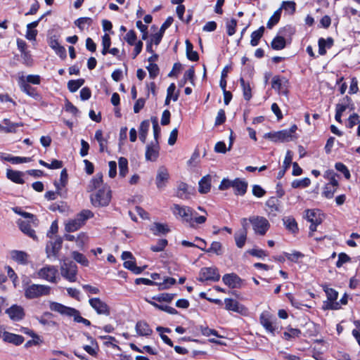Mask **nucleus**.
Returning a JSON list of instances; mask_svg holds the SVG:
<instances>
[{"mask_svg": "<svg viewBox=\"0 0 360 360\" xmlns=\"http://www.w3.org/2000/svg\"><path fill=\"white\" fill-rule=\"evenodd\" d=\"M172 210L176 219L188 224L192 228H195L196 224H202L206 221L205 216H198V214L188 206L174 204Z\"/></svg>", "mask_w": 360, "mask_h": 360, "instance_id": "f257e3e1", "label": "nucleus"}, {"mask_svg": "<svg viewBox=\"0 0 360 360\" xmlns=\"http://www.w3.org/2000/svg\"><path fill=\"white\" fill-rule=\"evenodd\" d=\"M297 127L293 124L290 129H286L275 132H269L264 134L265 139H269L274 142H288L297 139L295 132Z\"/></svg>", "mask_w": 360, "mask_h": 360, "instance_id": "f03ea898", "label": "nucleus"}, {"mask_svg": "<svg viewBox=\"0 0 360 360\" xmlns=\"http://www.w3.org/2000/svg\"><path fill=\"white\" fill-rule=\"evenodd\" d=\"M94 217V213L89 210H83L78 213L74 219L68 220L65 224L67 232H74L80 229L85 221Z\"/></svg>", "mask_w": 360, "mask_h": 360, "instance_id": "7ed1b4c3", "label": "nucleus"}, {"mask_svg": "<svg viewBox=\"0 0 360 360\" xmlns=\"http://www.w3.org/2000/svg\"><path fill=\"white\" fill-rule=\"evenodd\" d=\"M111 190L109 186H104L90 196L91 204L96 207H106L111 200Z\"/></svg>", "mask_w": 360, "mask_h": 360, "instance_id": "20e7f679", "label": "nucleus"}, {"mask_svg": "<svg viewBox=\"0 0 360 360\" xmlns=\"http://www.w3.org/2000/svg\"><path fill=\"white\" fill-rule=\"evenodd\" d=\"M36 277L51 283H57L60 280L58 269L53 265H45L35 273Z\"/></svg>", "mask_w": 360, "mask_h": 360, "instance_id": "39448f33", "label": "nucleus"}, {"mask_svg": "<svg viewBox=\"0 0 360 360\" xmlns=\"http://www.w3.org/2000/svg\"><path fill=\"white\" fill-rule=\"evenodd\" d=\"M259 323L266 333L275 336L278 333V326L276 319L267 311H264L259 316Z\"/></svg>", "mask_w": 360, "mask_h": 360, "instance_id": "423d86ee", "label": "nucleus"}, {"mask_svg": "<svg viewBox=\"0 0 360 360\" xmlns=\"http://www.w3.org/2000/svg\"><path fill=\"white\" fill-rule=\"evenodd\" d=\"M51 288L46 285L32 284L25 289L26 298L32 300L41 296L49 295L51 293Z\"/></svg>", "mask_w": 360, "mask_h": 360, "instance_id": "0eeeda50", "label": "nucleus"}, {"mask_svg": "<svg viewBox=\"0 0 360 360\" xmlns=\"http://www.w3.org/2000/svg\"><path fill=\"white\" fill-rule=\"evenodd\" d=\"M249 221L255 234L264 236L270 228L269 221L264 217L252 216L249 217Z\"/></svg>", "mask_w": 360, "mask_h": 360, "instance_id": "6e6552de", "label": "nucleus"}, {"mask_svg": "<svg viewBox=\"0 0 360 360\" xmlns=\"http://www.w3.org/2000/svg\"><path fill=\"white\" fill-rule=\"evenodd\" d=\"M60 273L68 281L75 282L77 279V266L72 261H64L60 265Z\"/></svg>", "mask_w": 360, "mask_h": 360, "instance_id": "1a4fd4ad", "label": "nucleus"}, {"mask_svg": "<svg viewBox=\"0 0 360 360\" xmlns=\"http://www.w3.org/2000/svg\"><path fill=\"white\" fill-rule=\"evenodd\" d=\"M294 32V29L291 26H286L279 30V36H276L271 41V47L275 50H281L285 46V39L283 35L287 33L291 34Z\"/></svg>", "mask_w": 360, "mask_h": 360, "instance_id": "9d476101", "label": "nucleus"}, {"mask_svg": "<svg viewBox=\"0 0 360 360\" xmlns=\"http://www.w3.org/2000/svg\"><path fill=\"white\" fill-rule=\"evenodd\" d=\"M220 275L216 267H204L200 269L199 275V281H218Z\"/></svg>", "mask_w": 360, "mask_h": 360, "instance_id": "9b49d317", "label": "nucleus"}, {"mask_svg": "<svg viewBox=\"0 0 360 360\" xmlns=\"http://www.w3.org/2000/svg\"><path fill=\"white\" fill-rule=\"evenodd\" d=\"M225 309L228 311L237 312L243 316L248 314V309L243 304H240L237 300L231 298L224 300Z\"/></svg>", "mask_w": 360, "mask_h": 360, "instance_id": "f8f14e48", "label": "nucleus"}, {"mask_svg": "<svg viewBox=\"0 0 360 360\" xmlns=\"http://www.w3.org/2000/svg\"><path fill=\"white\" fill-rule=\"evenodd\" d=\"M63 240L60 237L56 238L49 241L46 247V252L48 258H56L62 248Z\"/></svg>", "mask_w": 360, "mask_h": 360, "instance_id": "ddd939ff", "label": "nucleus"}, {"mask_svg": "<svg viewBox=\"0 0 360 360\" xmlns=\"http://www.w3.org/2000/svg\"><path fill=\"white\" fill-rule=\"evenodd\" d=\"M89 303L98 314L105 316H108L110 314V307L100 298H91L89 300Z\"/></svg>", "mask_w": 360, "mask_h": 360, "instance_id": "4468645a", "label": "nucleus"}, {"mask_svg": "<svg viewBox=\"0 0 360 360\" xmlns=\"http://www.w3.org/2000/svg\"><path fill=\"white\" fill-rule=\"evenodd\" d=\"M169 179V174L168 169L165 166H161L157 171L155 178V184L159 189H162L165 187Z\"/></svg>", "mask_w": 360, "mask_h": 360, "instance_id": "2eb2a0df", "label": "nucleus"}, {"mask_svg": "<svg viewBox=\"0 0 360 360\" xmlns=\"http://www.w3.org/2000/svg\"><path fill=\"white\" fill-rule=\"evenodd\" d=\"M18 84L22 91L32 97L37 101L40 100L41 96L36 91L35 89L32 87L29 84L25 82L24 76H20L18 78Z\"/></svg>", "mask_w": 360, "mask_h": 360, "instance_id": "dca6fc26", "label": "nucleus"}, {"mask_svg": "<svg viewBox=\"0 0 360 360\" xmlns=\"http://www.w3.org/2000/svg\"><path fill=\"white\" fill-rule=\"evenodd\" d=\"M6 313L13 321H21L25 316L24 309L19 305L13 304L6 310Z\"/></svg>", "mask_w": 360, "mask_h": 360, "instance_id": "f3484780", "label": "nucleus"}, {"mask_svg": "<svg viewBox=\"0 0 360 360\" xmlns=\"http://www.w3.org/2000/svg\"><path fill=\"white\" fill-rule=\"evenodd\" d=\"M324 291L328 300L330 302L327 308L333 310L339 309L340 308V303L335 302L338 297V292L335 290L328 287L324 288Z\"/></svg>", "mask_w": 360, "mask_h": 360, "instance_id": "a211bd4d", "label": "nucleus"}, {"mask_svg": "<svg viewBox=\"0 0 360 360\" xmlns=\"http://www.w3.org/2000/svg\"><path fill=\"white\" fill-rule=\"evenodd\" d=\"M305 218L310 223L321 224L323 214L319 210H305Z\"/></svg>", "mask_w": 360, "mask_h": 360, "instance_id": "6ab92c4d", "label": "nucleus"}, {"mask_svg": "<svg viewBox=\"0 0 360 360\" xmlns=\"http://www.w3.org/2000/svg\"><path fill=\"white\" fill-rule=\"evenodd\" d=\"M2 338L4 342L12 343L15 345H20L25 340V338L22 335L6 331L4 332Z\"/></svg>", "mask_w": 360, "mask_h": 360, "instance_id": "aec40b11", "label": "nucleus"}, {"mask_svg": "<svg viewBox=\"0 0 360 360\" xmlns=\"http://www.w3.org/2000/svg\"><path fill=\"white\" fill-rule=\"evenodd\" d=\"M225 285L229 288H235L240 285L241 279L235 274H227L222 277Z\"/></svg>", "mask_w": 360, "mask_h": 360, "instance_id": "412c9836", "label": "nucleus"}, {"mask_svg": "<svg viewBox=\"0 0 360 360\" xmlns=\"http://www.w3.org/2000/svg\"><path fill=\"white\" fill-rule=\"evenodd\" d=\"M159 155V146L158 143L148 145L146 151V159L149 161H155Z\"/></svg>", "mask_w": 360, "mask_h": 360, "instance_id": "4be33fe9", "label": "nucleus"}, {"mask_svg": "<svg viewBox=\"0 0 360 360\" xmlns=\"http://www.w3.org/2000/svg\"><path fill=\"white\" fill-rule=\"evenodd\" d=\"M233 188L236 195H243L247 191L248 183L245 180L236 179L233 180Z\"/></svg>", "mask_w": 360, "mask_h": 360, "instance_id": "5701e85b", "label": "nucleus"}, {"mask_svg": "<svg viewBox=\"0 0 360 360\" xmlns=\"http://www.w3.org/2000/svg\"><path fill=\"white\" fill-rule=\"evenodd\" d=\"M201 242L204 244V246H198V248L207 252H214L218 255H221L222 245L221 243L218 241H214L212 243L210 248L209 249H207L206 242L204 240H201Z\"/></svg>", "mask_w": 360, "mask_h": 360, "instance_id": "b1692460", "label": "nucleus"}, {"mask_svg": "<svg viewBox=\"0 0 360 360\" xmlns=\"http://www.w3.org/2000/svg\"><path fill=\"white\" fill-rule=\"evenodd\" d=\"M352 110L353 103L349 97L345 96L335 106V112L343 114L347 109Z\"/></svg>", "mask_w": 360, "mask_h": 360, "instance_id": "393cba45", "label": "nucleus"}, {"mask_svg": "<svg viewBox=\"0 0 360 360\" xmlns=\"http://www.w3.org/2000/svg\"><path fill=\"white\" fill-rule=\"evenodd\" d=\"M49 308L51 311L58 312L64 316H68L69 312L72 311V307H66L56 302H50Z\"/></svg>", "mask_w": 360, "mask_h": 360, "instance_id": "a878e982", "label": "nucleus"}, {"mask_svg": "<svg viewBox=\"0 0 360 360\" xmlns=\"http://www.w3.org/2000/svg\"><path fill=\"white\" fill-rule=\"evenodd\" d=\"M10 256L13 260L20 264H26L27 263L28 255L23 251L12 250Z\"/></svg>", "mask_w": 360, "mask_h": 360, "instance_id": "bb28decb", "label": "nucleus"}, {"mask_svg": "<svg viewBox=\"0 0 360 360\" xmlns=\"http://www.w3.org/2000/svg\"><path fill=\"white\" fill-rule=\"evenodd\" d=\"M49 46L59 57L63 59L66 58V50L57 39L51 38L49 41Z\"/></svg>", "mask_w": 360, "mask_h": 360, "instance_id": "cd10ccee", "label": "nucleus"}, {"mask_svg": "<svg viewBox=\"0 0 360 360\" xmlns=\"http://www.w3.org/2000/svg\"><path fill=\"white\" fill-rule=\"evenodd\" d=\"M42 18L43 16H41L39 20L34 21L31 23H29L27 25V32L25 37L28 40H35L36 36L37 34V31L34 28L38 26L39 22Z\"/></svg>", "mask_w": 360, "mask_h": 360, "instance_id": "c85d7f7f", "label": "nucleus"}, {"mask_svg": "<svg viewBox=\"0 0 360 360\" xmlns=\"http://www.w3.org/2000/svg\"><path fill=\"white\" fill-rule=\"evenodd\" d=\"M22 176L23 173L22 172L15 171L11 169H8L6 170L7 178L15 184H22L24 183Z\"/></svg>", "mask_w": 360, "mask_h": 360, "instance_id": "c756f323", "label": "nucleus"}, {"mask_svg": "<svg viewBox=\"0 0 360 360\" xmlns=\"http://www.w3.org/2000/svg\"><path fill=\"white\" fill-rule=\"evenodd\" d=\"M103 185V175L101 174H97L90 181L88 185V191H93L94 190H98L104 186Z\"/></svg>", "mask_w": 360, "mask_h": 360, "instance_id": "7c9ffc66", "label": "nucleus"}, {"mask_svg": "<svg viewBox=\"0 0 360 360\" xmlns=\"http://www.w3.org/2000/svg\"><path fill=\"white\" fill-rule=\"evenodd\" d=\"M211 188V176L206 175L199 181V192L200 193H207Z\"/></svg>", "mask_w": 360, "mask_h": 360, "instance_id": "2f4dec72", "label": "nucleus"}, {"mask_svg": "<svg viewBox=\"0 0 360 360\" xmlns=\"http://www.w3.org/2000/svg\"><path fill=\"white\" fill-rule=\"evenodd\" d=\"M136 330L139 335L148 336L152 333L148 324L144 321H139L136 325Z\"/></svg>", "mask_w": 360, "mask_h": 360, "instance_id": "473e14b6", "label": "nucleus"}, {"mask_svg": "<svg viewBox=\"0 0 360 360\" xmlns=\"http://www.w3.org/2000/svg\"><path fill=\"white\" fill-rule=\"evenodd\" d=\"M150 230L155 236L165 234L169 231V229L167 224L160 223H154L151 226Z\"/></svg>", "mask_w": 360, "mask_h": 360, "instance_id": "72a5a7b5", "label": "nucleus"}, {"mask_svg": "<svg viewBox=\"0 0 360 360\" xmlns=\"http://www.w3.org/2000/svg\"><path fill=\"white\" fill-rule=\"evenodd\" d=\"M18 225L20 229L26 235L32 238L33 239H36L37 236L35 235V231L32 229L30 224L25 221L20 220L18 221Z\"/></svg>", "mask_w": 360, "mask_h": 360, "instance_id": "f704fd0d", "label": "nucleus"}, {"mask_svg": "<svg viewBox=\"0 0 360 360\" xmlns=\"http://www.w3.org/2000/svg\"><path fill=\"white\" fill-rule=\"evenodd\" d=\"M2 122L6 129L5 133H15L17 128L23 126L22 122H11L10 120L6 118L4 119Z\"/></svg>", "mask_w": 360, "mask_h": 360, "instance_id": "c9c22d12", "label": "nucleus"}, {"mask_svg": "<svg viewBox=\"0 0 360 360\" xmlns=\"http://www.w3.org/2000/svg\"><path fill=\"white\" fill-rule=\"evenodd\" d=\"M234 239L236 246L239 248H242L245 245L247 239L246 231H238L236 232Z\"/></svg>", "mask_w": 360, "mask_h": 360, "instance_id": "e433bc0d", "label": "nucleus"}, {"mask_svg": "<svg viewBox=\"0 0 360 360\" xmlns=\"http://www.w3.org/2000/svg\"><path fill=\"white\" fill-rule=\"evenodd\" d=\"M283 221L285 228L289 231L296 233L298 231L297 224L293 217H286L283 219Z\"/></svg>", "mask_w": 360, "mask_h": 360, "instance_id": "4c0bfd02", "label": "nucleus"}, {"mask_svg": "<svg viewBox=\"0 0 360 360\" xmlns=\"http://www.w3.org/2000/svg\"><path fill=\"white\" fill-rule=\"evenodd\" d=\"M150 128V122L149 120H143L139 127V139L145 143L148 134V131Z\"/></svg>", "mask_w": 360, "mask_h": 360, "instance_id": "58836bf2", "label": "nucleus"}, {"mask_svg": "<svg viewBox=\"0 0 360 360\" xmlns=\"http://www.w3.org/2000/svg\"><path fill=\"white\" fill-rule=\"evenodd\" d=\"M95 139L99 144L100 151L103 152L107 148L108 140L103 137V131L101 129L96 131Z\"/></svg>", "mask_w": 360, "mask_h": 360, "instance_id": "ea45409f", "label": "nucleus"}, {"mask_svg": "<svg viewBox=\"0 0 360 360\" xmlns=\"http://www.w3.org/2000/svg\"><path fill=\"white\" fill-rule=\"evenodd\" d=\"M188 185L184 182L179 184L177 186L176 195L181 199L188 198Z\"/></svg>", "mask_w": 360, "mask_h": 360, "instance_id": "a19ab883", "label": "nucleus"}, {"mask_svg": "<svg viewBox=\"0 0 360 360\" xmlns=\"http://www.w3.org/2000/svg\"><path fill=\"white\" fill-rule=\"evenodd\" d=\"M123 266L124 268L131 271L135 274H140L143 270V268L136 265L135 259L125 261Z\"/></svg>", "mask_w": 360, "mask_h": 360, "instance_id": "79ce46f5", "label": "nucleus"}, {"mask_svg": "<svg viewBox=\"0 0 360 360\" xmlns=\"http://www.w3.org/2000/svg\"><path fill=\"white\" fill-rule=\"evenodd\" d=\"M146 301L149 304L153 305L154 307H155L156 309H160L161 311H166L167 313H168L169 314H177V311L172 307H169L167 305L159 304H158L153 301L149 300L148 299H146Z\"/></svg>", "mask_w": 360, "mask_h": 360, "instance_id": "37998d69", "label": "nucleus"}, {"mask_svg": "<svg viewBox=\"0 0 360 360\" xmlns=\"http://www.w3.org/2000/svg\"><path fill=\"white\" fill-rule=\"evenodd\" d=\"M119 165V175L124 178L126 176L128 172V160L123 157H121L118 160Z\"/></svg>", "mask_w": 360, "mask_h": 360, "instance_id": "c03bdc74", "label": "nucleus"}, {"mask_svg": "<svg viewBox=\"0 0 360 360\" xmlns=\"http://www.w3.org/2000/svg\"><path fill=\"white\" fill-rule=\"evenodd\" d=\"M264 31V27H260L257 30L254 31L251 34L250 44L256 46L259 44V41L263 35Z\"/></svg>", "mask_w": 360, "mask_h": 360, "instance_id": "a18cd8bd", "label": "nucleus"}, {"mask_svg": "<svg viewBox=\"0 0 360 360\" xmlns=\"http://www.w3.org/2000/svg\"><path fill=\"white\" fill-rule=\"evenodd\" d=\"M333 44V40L328 38L327 40L321 38L319 39V53L323 56L326 53V48H330Z\"/></svg>", "mask_w": 360, "mask_h": 360, "instance_id": "49530a36", "label": "nucleus"}, {"mask_svg": "<svg viewBox=\"0 0 360 360\" xmlns=\"http://www.w3.org/2000/svg\"><path fill=\"white\" fill-rule=\"evenodd\" d=\"M301 335L300 330L297 328H288L287 330L283 333V338L286 340L298 338Z\"/></svg>", "mask_w": 360, "mask_h": 360, "instance_id": "de8ad7c7", "label": "nucleus"}, {"mask_svg": "<svg viewBox=\"0 0 360 360\" xmlns=\"http://www.w3.org/2000/svg\"><path fill=\"white\" fill-rule=\"evenodd\" d=\"M93 20L91 18L84 17L76 20L75 24L79 27V30H83L85 29L86 26H90Z\"/></svg>", "mask_w": 360, "mask_h": 360, "instance_id": "09e8293b", "label": "nucleus"}, {"mask_svg": "<svg viewBox=\"0 0 360 360\" xmlns=\"http://www.w3.org/2000/svg\"><path fill=\"white\" fill-rule=\"evenodd\" d=\"M84 83L83 79L70 80L68 83V88L71 92L77 91Z\"/></svg>", "mask_w": 360, "mask_h": 360, "instance_id": "8fccbe9b", "label": "nucleus"}, {"mask_svg": "<svg viewBox=\"0 0 360 360\" xmlns=\"http://www.w3.org/2000/svg\"><path fill=\"white\" fill-rule=\"evenodd\" d=\"M271 87L278 91V94H286V91L283 90L281 79L279 77L275 76L271 81Z\"/></svg>", "mask_w": 360, "mask_h": 360, "instance_id": "3c124183", "label": "nucleus"}, {"mask_svg": "<svg viewBox=\"0 0 360 360\" xmlns=\"http://www.w3.org/2000/svg\"><path fill=\"white\" fill-rule=\"evenodd\" d=\"M72 256L77 262L82 264V266H87L89 265V261L83 254L77 251H74L72 253Z\"/></svg>", "mask_w": 360, "mask_h": 360, "instance_id": "603ef678", "label": "nucleus"}, {"mask_svg": "<svg viewBox=\"0 0 360 360\" xmlns=\"http://www.w3.org/2000/svg\"><path fill=\"white\" fill-rule=\"evenodd\" d=\"M311 184V180L306 177L302 179H295L294 180L291 185L294 188H306L308 187Z\"/></svg>", "mask_w": 360, "mask_h": 360, "instance_id": "864d4df0", "label": "nucleus"}, {"mask_svg": "<svg viewBox=\"0 0 360 360\" xmlns=\"http://www.w3.org/2000/svg\"><path fill=\"white\" fill-rule=\"evenodd\" d=\"M240 82L243 88V96L246 101H249L252 97L250 86L245 82L243 78L240 79Z\"/></svg>", "mask_w": 360, "mask_h": 360, "instance_id": "5fc2aeb1", "label": "nucleus"}, {"mask_svg": "<svg viewBox=\"0 0 360 360\" xmlns=\"http://www.w3.org/2000/svg\"><path fill=\"white\" fill-rule=\"evenodd\" d=\"M281 8H278L277 11H276L274 13V15L270 18L267 22V27L271 29L273 26L276 25L281 18Z\"/></svg>", "mask_w": 360, "mask_h": 360, "instance_id": "6e6d98bb", "label": "nucleus"}, {"mask_svg": "<svg viewBox=\"0 0 360 360\" xmlns=\"http://www.w3.org/2000/svg\"><path fill=\"white\" fill-rule=\"evenodd\" d=\"M360 123V117L356 113L354 112L347 119V121L346 122V127L347 128L352 129L353 128L356 124Z\"/></svg>", "mask_w": 360, "mask_h": 360, "instance_id": "4d7b16f0", "label": "nucleus"}, {"mask_svg": "<svg viewBox=\"0 0 360 360\" xmlns=\"http://www.w3.org/2000/svg\"><path fill=\"white\" fill-rule=\"evenodd\" d=\"M237 26V20L236 19H231L226 22V32L229 36H232L236 33Z\"/></svg>", "mask_w": 360, "mask_h": 360, "instance_id": "13d9d810", "label": "nucleus"}, {"mask_svg": "<svg viewBox=\"0 0 360 360\" xmlns=\"http://www.w3.org/2000/svg\"><path fill=\"white\" fill-rule=\"evenodd\" d=\"M280 8H281V10H285L286 12H288L290 14H292L295 11L296 4L295 2L291 1H283Z\"/></svg>", "mask_w": 360, "mask_h": 360, "instance_id": "bf43d9fd", "label": "nucleus"}, {"mask_svg": "<svg viewBox=\"0 0 360 360\" xmlns=\"http://www.w3.org/2000/svg\"><path fill=\"white\" fill-rule=\"evenodd\" d=\"M174 296L175 294L162 293L158 295L153 297V300H155L158 302H170L174 299Z\"/></svg>", "mask_w": 360, "mask_h": 360, "instance_id": "052dcab7", "label": "nucleus"}, {"mask_svg": "<svg viewBox=\"0 0 360 360\" xmlns=\"http://www.w3.org/2000/svg\"><path fill=\"white\" fill-rule=\"evenodd\" d=\"M175 283L176 280L174 278L167 277L164 279L162 283H158L157 285L158 286V289L162 290L167 289L171 285H174Z\"/></svg>", "mask_w": 360, "mask_h": 360, "instance_id": "680f3d73", "label": "nucleus"}, {"mask_svg": "<svg viewBox=\"0 0 360 360\" xmlns=\"http://www.w3.org/2000/svg\"><path fill=\"white\" fill-rule=\"evenodd\" d=\"M337 188L326 184L323 187L322 195L326 198H332Z\"/></svg>", "mask_w": 360, "mask_h": 360, "instance_id": "e2e57ef3", "label": "nucleus"}, {"mask_svg": "<svg viewBox=\"0 0 360 360\" xmlns=\"http://www.w3.org/2000/svg\"><path fill=\"white\" fill-rule=\"evenodd\" d=\"M167 245V240L166 239H160L157 244L152 245L150 249L153 252H161Z\"/></svg>", "mask_w": 360, "mask_h": 360, "instance_id": "0e129e2a", "label": "nucleus"}, {"mask_svg": "<svg viewBox=\"0 0 360 360\" xmlns=\"http://www.w3.org/2000/svg\"><path fill=\"white\" fill-rule=\"evenodd\" d=\"M335 167L338 172H342L347 179H349L350 178V172L347 167L343 163L337 162L335 165Z\"/></svg>", "mask_w": 360, "mask_h": 360, "instance_id": "69168bd1", "label": "nucleus"}, {"mask_svg": "<svg viewBox=\"0 0 360 360\" xmlns=\"http://www.w3.org/2000/svg\"><path fill=\"white\" fill-rule=\"evenodd\" d=\"M125 41L130 45L133 46L136 43V34L134 30H129L124 37Z\"/></svg>", "mask_w": 360, "mask_h": 360, "instance_id": "338daca9", "label": "nucleus"}, {"mask_svg": "<svg viewBox=\"0 0 360 360\" xmlns=\"http://www.w3.org/2000/svg\"><path fill=\"white\" fill-rule=\"evenodd\" d=\"M350 261V257L345 253L342 252L338 255V259L336 262L338 268L341 267L344 264Z\"/></svg>", "mask_w": 360, "mask_h": 360, "instance_id": "774afa93", "label": "nucleus"}]
</instances>
